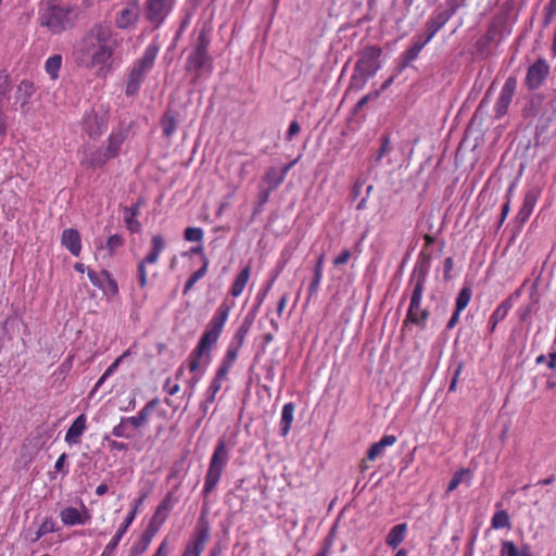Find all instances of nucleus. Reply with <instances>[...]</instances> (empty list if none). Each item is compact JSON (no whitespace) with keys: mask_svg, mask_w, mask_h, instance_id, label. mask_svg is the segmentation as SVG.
Here are the masks:
<instances>
[{"mask_svg":"<svg viewBox=\"0 0 556 556\" xmlns=\"http://www.w3.org/2000/svg\"><path fill=\"white\" fill-rule=\"evenodd\" d=\"M109 119V108L104 103H96L85 114L84 129L89 137H98L106 129Z\"/></svg>","mask_w":556,"mask_h":556,"instance_id":"nucleus-7","label":"nucleus"},{"mask_svg":"<svg viewBox=\"0 0 556 556\" xmlns=\"http://www.w3.org/2000/svg\"><path fill=\"white\" fill-rule=\"evenodd\" d=\"M127 424L132 426L136 429H139L146 425V422L137 415L132 417H124Z\"/></svg>","mask_w":556,"mask_h":556,"instance_id":"nucleus-61","label":"nucleus"},{"mask_svg":"<svg viewBox=\"0 0 556 556\" xmlns=\"http://www.w3.org/2000/svg\"><path fill=\"white\" fill-rule=\"evenodd\" d=\"M80 235L74 228L65 229L62 233V243H79Z\"/></svg>","mask_w":556,"mask_h":556,"instance_id":"nucleus-50","label":"nucleus"},{"mask_svg":"<svg viewBox=\"0 0 556 556\" xmlns=\"http://www.w3.org/2000/svg\"><path fill=\"white\" fill-rule=\"evenodd\" d=\"M111 157L105 153L104 149L85 151L81 164L88 168L102 167Z\"/></svg>","mask_w":556,"mask_h":556,"instance_id":"nucleus-18","label":"nucleus"},{"mask_svg":"<svg viewBox=\"0 0 556 556\" xmlns=\"http://www.w3.org/2000/svg\"><path fill=\"white\" fill-rule=\"evenodd\" d=\"M472 296V290L469 286H464L457 296L455 302V309L458 312H463L467 305L469 304Z\"/></svg>","mask_w":556,"mask_h":556,"instance_id":"nucleus-37","label":"nucleus"},{"mask_svg":"<svg viewBox=\"0 0 556 556\" xmlns=\"http://www.w3.org/2000/svg\"><path fill=\"white\" fill-rule=\"evenodd\" d=\"M56 531L55 521L52 518H46V520L39 526L35 533L33 542L38 541L43 535Z\"/></svg>","mask_w":556,"mask_h":556,"instance_id":"nucleus-39","label":"nucleus"},{"mask_svg":"<svg viewBox=\"0 0 556 556\" xmlns=\"http://www.w3.org/2000/svg\"><path fill=\"white\" fill-rule=\"evenodd\" d=\"M160 403L159 399H152L149 401L143 408L138 413V416L147 424L151 414Z\"/></svg>","mask_w":556,"mask_h":556,"instance_id":"nucleus-45","label":"nucleus"},{"mask_svg":"<svg viewBox=\"0 0 556 556\" xmlns=\"http://www.w3.org/2000/svg\"><path fill=\"white\" fill-rule=\"evenodd\" d=\"M195 540L190 545H188L184 556H189L190 554H192V556L201 555L210 539V528L206 521H203L202 519L199 521L195 529Z\"/></svg>","mask_w":556,"mask_h":556,"instance_id":"nucleus-14","label":"nucleus"},{"mask_svg":"<svg viewBox=\"0 0 556 556\" xmlns=\"http://www.w3.org/2000/svg\"><path fill=\"white\" fill-rule=\"evenodd\" d=\"M516 88H517V79L515 77H508L505 80V83L501 89L500 96L496 100V103L494 105L496 118H501L506 114L508 106H509V104L513 100V97L515 94Z\"/></svg>","mask_w":556,"mask_h":556,"instance_id":"nucleus-13","label":"nucleus"},{"mask_svg":"<svg viewBox=\"0 0 556 556\" xmlns=\"http://www.w3.org/2000/svg\"><path fill=\"white\" fill-rule=\"evenodd\" d=\"M249 277H250V268L245 267L239 273V275L237 276V278L231 287L230 293L232 296L237 298L243 292V290L247 286V282L249 280Z\"/></svg>","mask_w":556,"mask_h":556,"instance_id":"nucleus-33","label":"nucleus"},{"mask_svg":"<svg viewBox=\"0 0 556 556\" xmlns=\"http://www.w3.org/2000/svg\"><path fill=\"white\" fill-rule=\"evenodd\" d=\"M160 528V525L150 520V523L142 533L140 541L131 546L128 556H140L141 554H143L149 547L153 536L156 534Z\"/></svg>","mask_w":556,"mask_h":556,"instance_id":"nucleus-16","label":"nucleus"},{"mask_svg":"<svg viewBox=\"0 0 556 556\" xmlns=\"http://www.w3.org/2000/svg\"><path fill=\"white\" fill-rule=\"evenodd\" d=\"M391 150H392V147H391L390 137L388 135H382L380 138V148L374 159L375 162L379 163L382 160V157H384L386 155H388L391 152Z\"/></svg>","mask_w":556,"mask_h":556,"instance_id":"nucleus-41","label":"nucleus"},{"mask_svg":"<svg viewBox=\"0 0 556 556\" xmlns=\"http://www.w3.org/2000/svg\"><path fill=\"white\" fill-rule=\"evenodd\" d=\"M430 313L428 309H421L419 313L414 315L412 319H408V323L414 324L420 328H425Z\"/></svg>","mask_w":556,"mask_h":556,"instance_id":"nucleus-51","label":"nucleus"},{"mask_svg":"<svg viewBox=\"0 0 556 556\" xmlns=\"http://www.w3.org/2000/svg\"><path fill=\"white\" fill-rule=\"evenodd\" d=\"M229 314V307L222 305L216 314L213 316L211 321L207 325L206 330L202 334L199 343H198V353L199 354H206L207 357H210V352L212 348L216 344L220 332L223 330V327L225 325V321Z\"/></svg>","mask_w":556,"mask_h":556,"instance_id":"nucleus-5","label":"nucleus"},{"mask_svg":"<svg viewBox=\"0 0 556 556\" xmlns=\"http://www.w3.org/2000/svg\"><path fill=\"white\" fill-rule=\"evenodd\" d=\"M381 49L378 47H367L362 52L356 65L355 73L352 75L350 89L355 88L356 90L362 89L367 80L375 76L380 70V55Z\"/></svg>","mask_w":556,"mask_h":556,"instance_id":"nucleus-3","label":"nucleus"},{"mask_svg":"<svg viewBox=\"0 0 556 556\" xmlns=\"http://www.w3.org/2000/svg\"><path fill=\"white\" fill-rule=\"evenodd\" d=\"M60 518L66 526H76L86 523L89 516H83L75 507H66L60 513Z\"/></svg>","mask_w":556,"mask_h":556,"instance_id":"nucleus-25","label":"nucleus"},{"mask_svg":"<svg viewBox=\"0 0 556 556\" xmlns=\"http://www.w3.org/2000/svg\"><path fill=\"white\" fill-rule=\"evenodd\" d=\"M514 303H513V295H509L504 301H502L497 307L494 309V312L491 314L490 318L494 319L495 321H502L506 318L508 312L511 309Z\"/></svg>","mask_w":556,"mask_h":556,"instance_id":"nucleus-35","label":"nucleus"},{"mask_svg":"<svg viewBox=\"0 0 556 556\" xmlns=\"http://www.w3.org/2000/svg\"><path fill=\"white\" fill-rule=\"evenodd\" d=\"M466 475H469L468 469L463 468V469L457 470L453 475L452 479L450 480L446 492H452V491L456 490L458 488V485L462 483V481Z\"/></svg>","mask_w":556,"mask_h":556,"instance_id":"nucleus-44","label":"nucleus"},{"mask_svg":"<svg viewBox=\"0 0 556 556\" xmlns=\"http://www.w3.org/2000/svg\"><path fill=\"white\" fill-rule=\"evenodd\" d=\"M247 332H248V327L245 325L240 326L239 329L236 331L229 345L236 346L237 349L240 350L244 342Z\"/></svg>","mask_w":556,"mask_h":556,"instance_id":"nucleus-48","label":"nucleus"},{"mask_svg":"<svg viewBox=\"0 0 556 556\" xmlns=\"http://www.w3.org/2000/svg\"><path fill=\"white\" fill-rule=\"evenodd\" d=\"M428 247L429 245H425L418 255L413 273L410 275L412 285H419L424 287L426 285L431 262V252L428 251Z\"/></svg>","mask_w":556,"mask_h":556,"instance_id":"nucleus-12","label":"nucleus"},{"mask_svg":"<svg viewBox=\"0 0 556 556\" xmlns=\"http://www.w3.org/2000/svg\"><path fill=\"white\" fill-rule=\"evenodd\" d=\"M172 504H170V495L168 494L162 503L157 506L154 515L152 516L151 520L160 526L164 523V521L167 518V514L170 510Z\"/></svg>","mask_w":556,"mask_h":556,"instance_id":"nucleus-34","label":"nucleus"},{"mask_svg":"<svg viewBox=\"0 0 556 556\" xmlns=\"http://www.w3.org/2000/svg\"><path fill=\"white\" fill-rule=\"evenodd\" d=\"M351 253L349 250H343L339 255L333 258L334 266H341L349 262Z\"/></svg>","mask_w":556,"mask_h":556,"instance_id":"nucleus-55","label":"nucleus"},{"mask_svg":"<svg viewBox=\"0 0 556 556\" xmlns=\"http://www.w3.org/2000/svg\"><path fill=\"white\" fill-rule=\"evenodd\" d=\"M71 10L61 7H51L40 18V25L48 27L53 34L67 29L71 25Z\"/></svg>","mask_w":556,"mask_h":556,"instance_id":"nucleus-8","label":"nucleus"},{"mask_svg":"<svg viewBox=\"0 0 556 556\" xmlns=\"http://www.w3.org/2000/svg\"><path fill=\"white\" fill-rule=\"evenodd\" d=\"M157 49L150 46L142 58H140L135 64L128 76L126 86V94L134 96L139 89L147 72L152 67L156 58Z\"/></svg>","mask_w":556,"mask_h":556,"instance_id":"nucleus-6","label":"nucleus"},{"mask_svg":"<svg viewBox=\"0 0 556 556\" xmlns=\"http://www.w3.org/2000/svg\"><path fill=\"white\" fill-rule=\"evenodd\" d=\"M117 40L110 26L93 25L75 48L76 62L87 68L105 66L112 59Z\"/></svg>","mask_w":556,"mask_h":556,"instance_id":"nucleus-1","label":"nucleus"},{"mask_svg":"<svg viewBox=\"0 0 556 556\" xmlns=\"http://www.w3.org/2000/svg\"><path fill=\"white\" fill-rule=\"evenodd\" d=\"M208 39L204 30L199 34L198 43L195 49L190 53L186 63L187 72H195L199 75V71L210 61L207 53Z\"/></svg>","mask_w":556,"mask_h":556,"instance_id":"nucleus-9","label":"nucleus"},{"mask_svg":"<svg viewBox=\"0 0 556 556\" xmlns=\"http://www.w3.org/2000/svg\"><path fill=\"white\" fill-rule=\"evenodd\" d=\"M538 199L539 194L534 190H530L525 194L522 205L517 214V219L520 224H525L529 219L538 202Z\"/></svg>","mask_w":556,"mask_h":556,"instance_id":"nucleus-20","label":"nucleus"},{"mask_svg":"<svg viewBox=\"0 0 556 556\" xmlns=\"http://www.w3.org/2000/svg\"><path fill=\"white\" fill-rule=\"evenodd\" d=\"M247 332H248V327L245 325L240 326L239 329L236 331L229 345L236 346L237 349L240 350L244 342Z\"/></svg>","mask_w":556,"mask_h":556,"instance_id":"nucleus-47","label":"nucleus"},{"mask_svg":"<svg viewBox=\"0 0 556 556\" xmlns=\"http://www.w3.org/2000/svg\"><path fill=\"white\" fill-rule=\"evenodd\" d=\"M239 351L240 350L237 349L236 346H231V345L228 346L226 355L223 359V363L219 366V368L217 369L218 377L227 378V375H228L230 368L232 367L233 363L236 362V359L238 357Z\"/></svg>","mask_w":556,"mask_h":556,"instance_id":"nucleus-29","label":"nucleus"},{"mask_svg":"<svg viewBox=\"0 0 556 556\" xmlns=\"http://www.w3.org/2000/svg\"><path fill=\"white\" fill-rule=\"evenodd\" d=\"M117 368V364H111L108 369L104 371V374L101 376V378L96 383L94 390L98 389L109 376H111Z\"/></svg>","mask_w":556,"mask_h":556,"instance_id":"nucleus-59","label":"nucleus"},{"mask_svg":"<svg viewBox=\"0 0 556 556\" xmlns=\"http://www.w3.org/2000/svg\"><path fill=\"white\" fill-rule=\"evenodd\" d=\"M229 453L226 447V442L220 439L213 452L210 460L208 469L205 476V483L203 488L204 496H208L217 485L223 470L228 462Z\"/></svg>","mask_w":556,"mask_h":556,"instance_id":"nucleus-4","label":"nucleus"},{"mask_svg":"<svg viewBox=\"0 0 556 556\" xmlns=\"http://www.w3.org/2000/svg\"><path fill=\"white\" fill-rule=\"evenodd\" d=\"M112 434L116 438H125V439H130L132 437L128 432L127 421L125 420L124 417L121 419V422L113 428Z\"/></svg>","mask_w":556,"mask_h":556,"instance_id":"nucleus-49","label":"nucleus"},{"mask_svg":"<svg viewBox=\"0 0 556 556\" xmlns=\"http://www.w3.org/2000/svg\"><path fill=\"white\" fill-rule=\"evenodd\" d=\"M549 65L545 59L536 60L529 68L525 83L531 90H535L544 83L549 74Z\"/></svg>","mask_w":556,"mask_h":556,"instance_id":"nucleus-11","label":"nucleus"},{"mask_svg":"<svg viewBox=\"0 0 556 556\" xmlns=\"http://www.w3.org/2000/svg\"><path fill=\"white\" fill-rule=\"evenodd\" d=\"M294 409L295 404L292 402H289L283 405L281 413V422L283 424V426L280 429V435H287L289 433L291 424L293 421Z\"/></svg>","mask_w":556,"mask_h":556,"instance_id":"nucleus-31","label":"nucleus"},{"mask_svg":"<svg viewBox=\"0 0 556 556\" xmlns=\"http://www.w3.org/2000/svg\"><path fill=\"white\" fill-rule=\"evenodd\" d=\"M164 391L166 393H168L169 395H175L179 392L180 390V387L179 384L175 383V384H170V378H168L165 383H164Z\"/></svg>","mask_w":556,"mask_h":556,"instance_id":"nucleus-60","label":"nucleus"},{"mask_svg":"<svg viewBox=\"0 0 556 556\" xmlns=\"http://www.w3.org/2000/svg\"><path fill=\"white\" fill-rule=\"evenodd\" d=\"M408 531V526L406 522L397 523L390 529L386 536V544L395 549L399 545L405 540V536Z\"/></svg>","mask_w":556,"mask_h":556,"instance_id":"nucleus-21","label":"nucleus"},{"mask_svg":"<svg viewBox=\"0 0 556 556\" xmlns=\"http://www.w3.org/2000/svg\"><path fill=\"white\" fill-rule=\"evenodd\" d=\"M35 86L31 81L24 79L22 80L15 90L13 108L15 111H20L23 115H26L30 109V99L35 93Z\"/></svg>","mask_w":556,"mask_h":556,"instance_id":"nucleus-10","label":"nucleus"},{"mask_svg":"<svg viewBox=\"0 0 556 556\" xmlns=\"http://www.w3.org/2000/svg\"><path fill=\"white\" fill-rule=\"evenodd\" d=\"M301 130L300 124L296 121L291 122L286 132V139L292 140V138L298 135Z\"/></svg>","mask_w":556,"mask_h":556,"instance_id":"nucleus-56","label":"nucleus"},{"mask_svg":"<svg viewBox=\"0 0 556 556\" xmlns=\"http://www.w3.org/2000/svg\"><path fill=\"white\" fill-rule=\"evenodd\" d=\"M86 429V416L80 414L70 426L65 434V441L70 445L78 444L80 442V437L83 435Z\"/></svg>","mask_w":556,"mask_h":556,"instance_id":"nucleus-19","label":"nucleus"},{"mask_svg":"<svg viewBox=\"0 0 556 556\" xmlns=\"http://www.w3.org/2000/svg\"><path fill=\"white\" fill-rule=\"evenodd\" d=\"M331 544H332V540L330 536H328L325 541H324V546L323 548L315 555V556H328L329 555V549L331 547Z\"/></svg>","mask_w":556,"mask_h":556,"instance_id":"nucleus-64","label":"nucleus"},{"mask_svg":"<svg viewBox=\"0 0 556 556\" xmlns=\"http://www.w3.org/2000/svg\"><path fill=\"white\" fill-rule=\"evenodd\" d=\"M425 291L424 286L413 285V292L410 295L409 306L406 313L404 324H408V319H412L414 315L421 311V300Z\"/></svg>","mask_w":556,"mask_h":556,"instance_id":"nucleus-24","label":"nucleus"},{"mask_svg":"<svg viewBox=\"0 0 556 556\" xmlns=\"http://www.w3.org/2000/svg\"><path fill=\"white\" fill-rule=\"evenodd\" d=\"M105 440L109 442V447L111 451L117 450V451H125L127 450V444L123 442H118L115 440H110L109 437H105Z\"/></svg>","mask_w":556,"mask_h":556,"instance_id":"nucleus-62","label":"nucleus"},{"mask_svg":"<svg viewBox=\"0 0 556 556\" xmlns=\"http://www.w3.org/2000/svg\"><path fill=\"white\" fill-rule=\"evenodd\" d=\"M163 245H153V249L150 251V253L139 263L138 265V276H139V285L141 288H144L147 286V271H146V265L147 264H155Z\"/></svg>","mask_w":556,"mask_h":556,"instance_id":"nucleus-22","label":"nucleus"},{"mask_svg":"<svg viewBox=\"0 0 556 556\" xmlns=\"http://www.w3.org/2000/svg\"><path fill=\"white\" fill-rule=\"evenodd\" d=\"M161 125L163 129V135L169 138L177 128L176 115L170 110H167L162 116Z\"/></svg>","mask_w":556,"mask_h":556,"instance_id":"nucleus-32","label":"nucleus"},{"mask_svg":"<svg viewBox=\"0 0 556 556\" xmlns=\"http://www.w3.org/2000/svg\"><path fill=\"white\" fill-rule=\"evenodd\" d=\"M497 33H498L497 26L495 24L490 25L486 30V34H485V39L489 42L496 40Z\"/></svg>","mask_w":556,"mask_h":556,"instance_id":"nucleus-63","label":"nucleus"},{"mask_svg":"<svg viewBox=\"0 0 556 556\" xmlns=\"http://www.w3.org/2000/svg\"><path fill=\"white\" fill-rule=\"evenodd\" d=\"M184 238L190 242H200L203 238V231L199 227H189L185 230Z\"/></svg>","mask_w":556,"mask_h":556,"instance_id":"nucleus-46","label":"nucleus"},{"mask_svg":"<svg viewBox=\"0 0 556 556\" xmlns=\"http://www.w3.org/2000/svg\"><path fill=\"white\" fill-rule=\"evenodd\" d=\"M204 354L198 353V346L194 349V351L191 354L190 363H189V369L190 371H195L200 366V359Z\"/></svg>","mask_w":556,"mask_h":556,"instance_id":"nucleus-54","label":"nucleus"},{"mask_svg":"<svg viewBox=\"0 0 556 556\" xmlns=\"http://www.w3.org/2000/svg\"><path fill=\"white\" fill-rule=\"evenodd\" d=\"M11 89V81L9 74L0 72V99L7 94Z\"/></svg>","mask_w":556,"mask_h":556,"instance_id":"nucleus-52","label":"nucleus"},{"mask_svg":"<svg viewBox=\"0 0 556 556\" xmlns=\"http://www.w3.org/2000/svg\"><path fill=\"white\" fill-rule=\"evenodd\" d=\"M533 311V303L528 304L526 306H520L518 308V316L521 321L527 320V318L531 315Z\"/></svg>","mask_w":556,"mask_h":556,"instance_id":"nucleus-57","label":"nucleus"},{"mask_svg":"<svg viewBox=\"0 0 556 556\" xmlns=\"http://www.w3.org/2000/svg\"><path fill=\"white\" fill-rule=\"evenodd\" d=\"M139 214V203L131 205L130 207L124 208V220L127 228L131 232H137L140 229V223L136 219Z\"/></svg>","mask_w":556,"mask_h":556,"instance_id":"nucleus-30","label":"nucleus"},{"mask_svg":"<svg viewBox=\"0 0 556 556\" xmlns=\"http://www.w3.org/2000/svg\"><path fill=\"white\" fill-rule=\"evenodd\" d=\"M513 186H510L507 190V201L502 205V210H501V218H500V224H503L506 216L508 215L509 213V205H510V194L513 193Z\"/></svg>","mask_w":556,"mask_h":556,"instance_id":"nucleus-53","label":"nucleus"},{"mask_svg":"<svg viewBox=\"0 0 556 556\" xmlns=\"http://www.w3.org/2000/svg\"><path fill=\"white\" fill-rule=\"evenodd\" d=\"M454 10L437 8L425 24V34L415 38L413 46L406 51L407 61L418 58L421 50L428 45L438 31L452 18Z\"/></svg>","mask_w":556,"mask_h":556,"instance_id":"nucleus-2","label":"nucleus"},{"mask_svg":"<svg viewBox=\"0 0 556 556\" xmlns=\"http://www.w3.org/2000/svg\"><path fill=\"white\" fill-rule=\"evenodd\" d=\"M531 554V547L529 544H522L520 548L513 541H502L501 543V556H522Z\"/></svg>","mask_w":556,"mask_h":556,"instance_id":"nucleus-27","label":"nucleus"},{"mask_svg":"<svg viewBox=\"0 0 556 556\" xmlns=\"http://www.w3.org/2000/svg\"><path fill=\"white\" fill-rule=\"evenodd\" d=\"M462 368H463V364L460 363V364H458V366L455 369L454 375H453V377L451 379V382H450V386H448V391L450 392L456 391V386H457V381H458Z\"/></svg>","mask_w":556,"mask_h":556,"instance_id":"nucleus-58","label":"nucleus"},{"mask_svg":"<svg viewBox=\"0 0 556 556\" xmlns=\"http://www.w3.org/2000/svg\"><path fill=\"white\" fill-rule=\"evenodd\" d=\"M225 379L226 378L218 377V372L216 371L213 381L211 382L210 387L206 390L205 400L201 404V409L204 414L207 412L208 405L215 401L216 394L222 388V381Z\"/></svg>","mask_w":556,"mask_h":556,"instance_id":"nucleus-28","label":"nucleus"},{"mask_svg":"<svg viewBox=\"0 0 556 556\" xmlns=\"http://www.w3.org/2000/svg\"><path fill=\"white\" fill-rule=\"evenodd\" d=\"M135 517H136V510L135 511H129L128 516L126 517L124 522L121 525V527L118 528L117 532L114 534V536L112 538L110 543L106 545V552H108L106 554L114 552V549L119 544L123 535L126 533L128 527L134 521Z\"/></svg>","mask_w":556,"mask_h":556,"instance_id":"nucleus-26","label":"nucleus"},{"mask_svg":"<svg viewBox=\"0 0 556 556\" xmlns=\"http://www.w3.org/2000/svg\"><path fill=\"white\" fill-rule=\"evenodd\" d=\"M207 266H208V261L206 258H204V262L202 264V266L197 270L194 271L189 278L188 280L186 281V285H185V288H184V293L186 294L189 290H191L193 288V286L195 285V282L198 280H200L202 277L205 276L206 271H207Z\"/></svg>","mask_w":556,"mask_h":556,"instance_id":"nucleus-38","label":"nucleus"},{"mask_svg":"<svg viewBox=\"0 0 556 556\" xmlns=\"http://www.w3.org/2000/svg\"><path fill=\"white\" fill-rule=\"evenodd\" d=\"M174 0H148L147 18L160 24L172 9Z\"/></svg>","mask_w":556,"mask_h":556,"instance_id":"nucleus-15","label":"nucleus"},{"mask_svg":"<svg viewBox=\"0 0 556 556\" xmlns=\"http://www.w3.org/2000/svg\"><path fill=\"white\" fill-rule=\"evenodd\" d=\"M62 58L59 54L50 56L46 62V71L52 78L58 76V72L61 67Z\"/></svg>","mask_w":556,"mask_h":556,"instance_id":"nucleus-42","label":"nucleus"},{"mask_svg":"<svg viewBox=\"0 0 556 556\" xmlns=\"http://www.w3.org/2000/svg\"><path fill=\"white\" fill-rule=\"evenodd\" d=\"M397 438L394 434H386L378 442L374 443L367 451L366 457L368 460H375L381 456L384 448L392 446L396 442Z\"/></svg>","mask_w":556,"mask_h":556,"instance_id":"nucleus-23","label":"nucleus"},{"mask_svg":"<svg viewBox=\"0 0 556 556\" xmlns=\"http://www.w3.org/2000/svg\"><path fill=\"white\" fill-rule=\"evenodd\" d=\"M321 279H323V271H318V269H316V270L313 269V277L309 281L308 290H307L309 299L318 293Z\"/></svg>","mask_w":556,"mask_h":556,"instance_id":"nucleus-43","label":"nucleus"},{"mask_svg":"<svg viewBox=\"0 0 556 556\" xmlns=\"http://www.w3.org/2000/svg\"><path fill=\"white\" fill-rule=\"evenodd\" d=\"M123 143V137L119 135H111L105 150V153L111 157H115Z\"/></svg>","mask_w":556,"mask_h":556,"instance_id":"nucleus-40","label":"nucleus"},{"mask_svg":"<svg viewBox=\"0 0 556 556\" xmlns=\"http://www.w3.org/2000/svg\"><path fill=\"white\" fill-rule=\"evenodd\" d=\"M139 16V7L135 2H130L129 5L123 9L115 18V24L118 28L125 29L130 25L135 24Z\"/></svg>","mask_w":556,"mask_h":556,"instance_id":"nucleus-17","label":"nucleus"},{"mask_svg":"<svg viewBox=\"0 0 556 556\" xmlns=\"http://www.w3.org/2000/svg\"><path fill=\"white\" fill-rule=\"evenodd\" d=\"M491 526L493 529H509L511 527L509 514L504 509L495 511L491 518Z\"/></svg>","mask_w":556,"mask_h":556,"instance_id":"nucleus-36","label":"nucleus"}]
</instances>
